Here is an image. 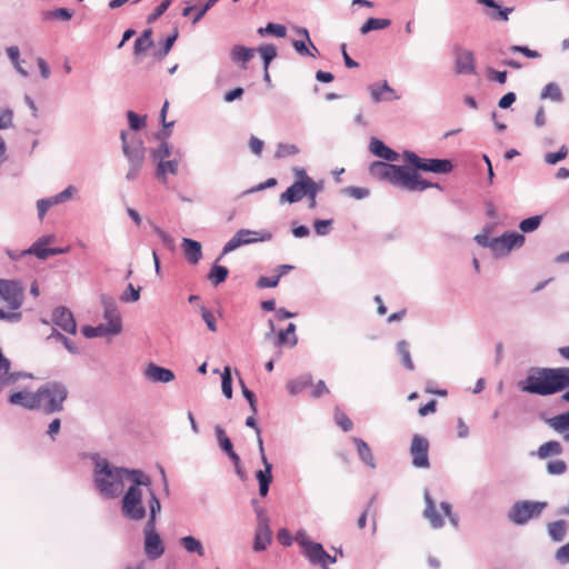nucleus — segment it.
Returning <instances> with one entry per match:
<instances>
[{"mask_svg":"<svg viewBox=\"0 0 569 569\" xmlns=\"http://www.w3.org/2000/svg\"><path fill=\"white\" fill-rule=\"evenodd\" d=\"M541 220V216L529 217L520 222L519 228L525 233L532 232L539 228Z\"/></svg>","mask_w":569,"mask_h":569,"instance_id":"nucleus-54","label":"nucleus"},{"mask_svg":"<svg viewBox=\"0 0 569 569\" xmlns=\"http://www.w3.org/2000/svg\"><path fill=\"white\" fill-rule=\"evenodd\" d=\"M73 12L70 11L67 8H59L54 9L52 11L47 12L46 18L47 19H59L63 21H68L72 18Z\"/></svg>","mask_w":569,"mask_h":569,"instance_id":"nucleus-61","label":"nucleus"},{"mask_svg":"<svg viewBox=\"0 0 569 569\" xmlns=\"http://www.w3.org/2000/svg\"><path fill=\"white\" fill-rule=\"evenodd\" d=\"M568 525L565 520H557L548 525V535L556 541L560 542L566 538Z\"/></svg>","mask_w":569,"mask_h":569,"instance_id":"nucleus-37","label":"nucleus"},{"mask_svg":"<svg viewBox=\"0 0 569 569\" xmlns=\"http://www.w3.org/2000/svg\"><path fill=\"white\" fill-rule=\"evenodd\" d=\"M335 421L345 432L350 431L353 428L352 421L342 411L337 410L335 412Z\"/></svg>","mask_w":569,"mask_h":569,"instance_id":"nucleus-59","label":"nucleus"},{"mask_svg":"<svg viewBox=\"0 0 569 569\" xmlns=\"http://www.w3.org/2000/svg\"><path fill=\"white\" fill-rule=\"evenodd\" d=\"M313 183L315 181L312 179L295 181L284 192L280 194V202L295 203L300 201L303 197L307 196L308 192L313 193Z\"/></svg>","mask_w":569,"mask_h":569,"instance_id":"nucleus-18","label":"nucleus"},{"mask_svg":"<svg viewBox=\"0 0 569 569\" xmlns=\"http://www.w3.org/2000/svg\"><path fill=\"white\" fill-rule=\"evenodd\" d=\"M569 149L566 146H561L557 152H548L545 154V162L553 166L567 158Z\"/></svg>","mask_w":569,"mask_h":569,"instance_id":"nucleus-49","label":"nucleus"},{"mask_svg":"<svg viewBox=\"0 0 569 569\" xmlns=\"http://www.w3.org/2000/svg\"><path fill=\"white\" fill-rule=\"evenodd\" d=\"M262 470L256 471V479L259 483V495L266 497L269 492V487L272 481V463L269 462L267 457H263Z\"/></svg>","mask_w":569,"mask_h":569,"instance_id":"nucleus-26","label":"nucleus"},{"mask_svg":"<svg viewBox=\"0 0 569 569\" xmlns=\"http://www.w3.org/2000/svg\"><path fill=\"white\" fill-rule=\"evenodd\" d=\"M293 541H296L299 545V547L301 548V551L306 550L308 547H310L315 542L313 540H311L309 535L303 529H299L296 532V535L293 537Z\"/></svg>","mask_w":569,"mask_h":569,"instance_id":"nucleus-60","label":"nucleus"},{"mask_svg":"<svg viewBox=\"0 0 569 569\" xmlns=\"http://www.w3.org/2000/svg\"><path fill=\"white\" fill-rule=\"evenodd\" d=\"M52 322L67 333L77 332V323L70 310L64 307L56 308L52 312Z\"/></svg>","mask_w":569,"mask_h":569,"instance_id":"nucleus-22","label":"nucleus"},{"mask_svg":"<svg viewBox=\"0 0 569 569\" xmlns=\"http://www.w3.org/2000/svg\"><path fill=\"white\" fill-rule=\"evenodd\" d=\"M221 389L226 398H232V378L230 367H224L221 373Z\"/></svg>","mask_w":569,"mask_h":569,"instance_id":"nucleus-48","label":"nucleus"},{"mask_svg":"<svg viewBox=\"0 0 569 569\" xmlns=\"http://www.w3.org/2000/svg\"><path fill=\"white\" fill-rule=\"evenodd\" d=\"M254 54V50L252 48H248L244 46H233L230 51L231 60L236 63L246 64Z\"/></svg>","mask_w":569,"mask_h":569,"instance_id":"nucleus-38","label":"nucleus"},{"mask_svg":"<svg viewBox=\"0 0 569 569\" xmlns=\"http://www.w3.org/2000/svg\"><path fill=\"white\" fill-rule=\"evenodd\" d=\"M53 234H46L38 238L30 248L21 251V254H32L40 260H46L50 256L63 254L68 252V248H46V246L54 242Z\"/></svg>","mask_w":569,"mask_h":569,"instance_id":"nucleus-14","label":"nucleus"},{"mask_svg":"<svg viewBox=\"0 0 569 569\" xmlns=\"http://www.w3.org/2000/svg\"><path fill=\"white\" fill-rule=\"evenodd\" d=\"M143 376L151 382L161 383H168L174 379V373L172 370L160 367L156 363H149L144 369Z\"/></svg>","mask_w":569,"mask_h":569,"instance_id":"nucleus-23","label":"nucleus"},{"mask_svg":"<svg viewBox=\"0 0 569 569\" xmlns=\"http://www.w3.org/2000/svg\"><path fill=\"white\" fill-rule=\"evenodd\" d=\"M455 72L457 74H475L476 62L472 51L467 49H459L455 58Z\"/></svg>","mask_w":569,"mask_h":569,"instance_id":"nucleus-21","label":"nucleus"},{"mask_svg":"<svg viewBox=\"0 0 569 569\" xmlns=\"http://www.w3.org/2000/svg\"><path fill=\"white\" fill-rule=\"evenodd\" d=\"M370 98L373 103L399 100L400 96L391 88L387 81L372 83L368 87Z\"/></svg>","mask_w":569,"mask_h":569,"instance_id":"nucleus-20","label":"nucleus"},{"mask_svg":"<svg viewBox=\"0 0 569 569\" xmlns=\"http://www.w3.org/2000/svg\"><path fill=\"white\" fill-rule=\"evenodd\" d=\"M391 24L389 19L369 18L360 28L361 34H367L375 30H383Z\"/></svg>","mask_w":569,"mask_h":569,"instance_id":"nucleus-42","label":"nucleus"},{"mask_svg":"<svg viewBox=\"0 0 569 569\" xmlns=\"http://www.w3.org/2000/svg\"><path fill=\"white\" fill-rule=\"evenodd\" d=\"M13 124V111L9 108L0 109V130L11 128Z\"/></svg>","mask_w":569,"mask_h":569,"instance_id":"nucleus-62","label":"nucleus"},{"mask_svg":"<svg viewBox=\"0 0 569 569\" xmlns=\"http://www.w3.org/2000/svg\"><path fill=\"white\" fill-rule=\"evenodd\" d=\"M161 511L159 499L152 497L150 506V516L143 527V549L149 560H157L164 553V545L160 535L157 532V516Z\"/></svg>","mask_w":569,"mask_h":569,"instance_id":"nucleus-8","label":"nucleus"},{"mask_svg":"<svg viewBox=\"0 0 569 569\" xmlns=\"http://www.w3.org/2000/svg\"><path fill=\"white\" fill-rule=\"evenodd\" d=\"M342 193L356 200H362L370 196V190L365 187H346Z\"/></svg>","mask_w":569,"mask_h":569,"instance_id":"nucleus-51","label":"nucleus"},{"mask_svg":"<svg viewBox=\"0 0 569 569\" xmlns=\"http://www.w3.org/2000/svg\"><path fill=\"white\" fill-rule=\"evenodd\" d=\"M8 401L12 406H18L28 410H37V398L36 391L31 392L29 390H20L12 392Z\"/></svg>","mask_w":569,"mask_h":569,"instance_id":"nucleus-25","label":"nucleus"},{"mask_svg":"<svg viewBox=\"0 0 569 569\" xmlns=\"http://www.w3.org/2000/svg\"><path fill=\"white\" fill-rule=\"evenodd\" d=\"M547 507L543 501L520 500L513 503L508 512L509 520L515 525H525L541 515Z\"/></svg>","mask_w":569,"mask_h":569,"instance_id":"nucleus-11","label":"nucleus"},{"mask_svg":"<svg viewBox=\"0 0 569 569\" xmlns=\"http://www.w3.org/2000/svg\"><path fill=\"white\" fill-rule=\"evenodd\" d=\"M172 153V147L166 142L162 141L157 148L152 149L150 154L153 161L157 163L163 160H169L168 158Z\"/></svg>","mask_w":569,"mask_h":569,"instance_id":"nucleus-44","label":"nucleus"},{"mask_svg":"<svg viewBox=\"0 0 569 569\" xmlns=\"http://www.w3.org/2000/svg\"><path fill=\"white\" fill-rule=\"evenodd\" d=\"M401 158L405 162L410 164L411 169L416 172L417 170H421L425 172L446 174L453 169L452 162L448 159L421 158L410 150H405Z\"/></svg>","mask_w":569,"mask_h":569,"instance_id":"nucleus-10","label":"nucleus"},{"mask_svg":"<svg viewBox=\"0 0 569 569\" xmlns=\"http://www.w3.org/2000/svg\"><path fill=\"white\" fill-rule=\"evenodd\" d=\"M258 33L260 36H274L277 38H284L287 34V28L283 24L269 22L266 27L259 28Z\"/></svg>","mask_w":569,"mask_h":569,"instance_id":"nucleus-43","label":"nucleus"},{"mask_svg":"<svg viewBox=\"0 0 569 569\" xmlns=\"http://www.w3.org/2000/svg\"><path fill=\"white\" fill-rule=\"evenodd\" d=\"M569 387V368H531L521 382L522 391L550 396Z\"/></svg>","mask_w":569,"mask_h":569,"instance_id":"nucleus-5","label":"nucleus"},{"mask_svg":"<svg viewBox=\"0 0 569 569\" xmlns=\"http://www.w3.org/2000/svg\"><path fill=\"white\" fill-rule=\"evenodd\" d=\"M179 171V160H163L157 163L156 176L164 184L168 183V176H176Z\"/></svg>","mask_w":569,"mask_h":569,"instance_id":"nucleus-33","label":"nucleus"},{"mask_svg":"<svg viewBox=\"0 0 569 569\" xmlns=\"http://www.w3.org/2000/svg\"><path fill=\"white\" fill-rule=\"evenodd\" d=\"M369 151L385 161H373L368 171L372 179L387 182L396 188L410 192L425 191L428 188L441 190L439 183L429 182L408 166L393 164L400 160V154L385 144L378 138L372 137L369 142Z\"/></svg>","mask_w":569,"mask_h":569,"instance_id":"nucleus-2","label":"nucleus"},{"mask_svg":"<svg viewBox=\"0 0 569 569\" xmlns=\"http://www.w3.org/2000/svg\"><path fill=\"white\" fill-rule=\"evenodd\" d=\"M8 58L10 59L14 70L23 78L29 76V72L22 67V60L20 59V50L17 46H10L6 49Z\"/></svg>","mask_w":569,"mask_h":569,"instance_id":"nucleus-39","label":"nucleus"},{"mask_svg":"<svg viewBox=\"0 0 569 569\" xmlns=\"http://www.w3.org/2000/svg\"><path fill=\"white\" fill-rule=\"evenodd\" d=\"M331 226H332L331 219L316 220L313 223L316 233L321 237L327 236L330 232Z\"/></svg>","mask_w":569,"mask_h":569,"instance_id":"nucleus-63","label":"nucleus"},{"mask_svg":"<svg viewBox=\"0 0 569 569\" xmlns=\"http://www.w3.org/2000/svg\"><path fill=\"white\" fill-rule=\"evenodd\" d=\"M369 151L385 161H373L368 171L372 179L387 182L396 188L410 192L425 191L428 188L441 190L439 183L429 182L408 166L393 164L400 160V154L385 144L378 138L372 137L369 142Z\"/></svg>","mask_w":569,"mask_h":569,"instance_id":"nucleus-1","label":"nucleus"},{"mask_svg":"<svg viewBox=\"0 0 569 569\" xmlns=\"http://www.w3.org/2000/svg\"><path fill=\"white\" fill-rule=\"evenodd\" d=\"M23 301L24 288L20 281L0 279V322H19Z\"/></svg>","mask_w":569,"mask_h":569,"instance_id":"nucleus-6","label":"nucleus"},{"mask_svg":"<svg viewBox=\"0 0 569 569\" xmlns=\"http://www.w3.org/2000/svg\"><path fill=\"white\" fill-rule=\"evenodd\" d=\"M181 247L189 263L197 264L201 260L202 247L199 241L192 240L190 238H183L181 241Z\"/></svg>","mask_w":569,"mask_h":569,"instance_id":"nucleus-28","label":"nucleus"},{"mask_svg":"<svg viewBox=\"0 0 569 569\" xmlns=\"http://www.w3.org/2000/svg\"><path fill=\"white\" fill-rule=\"evenodd\" d=\"M296 329V325L290 322L284 330H280L277 337V346H288L290 348L296 347L298 343Z\"/></svg>","mask_w":569,"mask_h":569,"instance_id":"nucleus-35","label":"nucleus"},{"mask_svg":"<svg viewBox=\"0 0 569 569\" xmlns=\"http://www.w3.org/2000/svg\"><path fill=\"white\" fill-rule=\"evenodd\" d=\"M561 453L562 446L558 441L545 442L537 450V456L539 459H547L551 456H559Z\"/></svg>","mask_w":569,"mask_h":569,"instance_id":"nucleus-40","label":"nucleus"},{"mask_svg":"<svg viewBox=\"0 0 569 569\" xmlns=\"http://www.w3.org/2000/svg\"><path fill=\"white\" fill-rule=\"evenodd\" d=\"M179 545L188 555H197L200 558H203L206 555L202 541L194 536L189 535L181 537Z\"/></svg>","mask_w":569,"mask_h":569,"instance_id":"nucleus-32","label":"nucleus"},{"mask_svg":"<svg viewBox=\"0 0 569 569\" xmlns=\"http://www.w3.org/2000/svg\"><path fill=\"white\" fill-rule=\"evenodd\" d=\"M153 232L160 238V240L163 242V244L170 249H174V239L164 230H162L160 227L156 224H151Z\"/></svg>","mask_w":569,"mask_h":569,"instance_id":"nucleus-58","label":"nucleus"},{"mask_svg":"<svg viewBox=\"0 0 569 569\" xmlns=\"http://www.w3.org/2000/svg\"><path fill=\"white\" fill-rule=\"evenodd\" d=\"M103 322L110 336H117L122 331V321L117 302L110 297L102 298Z\"/></svg>","mask_w":569,"mask_h":569,"instance_id":"nucleus-16","label":"nucleus"},{"mask_svg":"<svg viewBox=\"0 0 569 569\" xmlns=\"http://www.w3.org/2000/svg\"><path fill=\"white\" fill-rule=\"evenodd\" d=\"M214 431L221 450H223L226 453L231 452V450H233V446L224 430L220 426H217Z\"/></svg>","mask_w":569,"mask_h":569,"instance_id":"nucleus-50","label":"nucleus"},{"mask_svg":"<svg viewBox=\"0 0 569 569\" xmlns=\"http://www.w3.org/2000/svg\"><path fill=\"white\" fill-rule=\"evenodd\" d=\"M429 442L419 435H415L410 446V456L412 458V466L419 469H427L430 467L429 462Z\"/></svg>","mask_w":569,"mask_h":569,"instance_id":"nucleus-17","label":"nucleus"},{"mask_svg":"<svg viewBox=\"0 0 569 569\" xmlns=\"http://www.w3.org/2000/svg\"><path fill=\"white\" fill-rule=\"evenodd\" d=\"M82 333L86 338L106 337L110 336L109 331L103 323L96 327L86 326L82 328Z\"/></svg>","mask_w":569,"mask_h":569,"instance_id":"nucleus-52","label":"nucleus"},{"mask_svg":"<svg viewBox=\"0 0 569 569\" xmlns=\"http://www.w3.org/2000/svg\"><path fill=\"white\" fill-rule=\"evenodd\" d=\"M555 558L562 565L569 563V542L557 550Z\"/></svg>","mask_w":569,"mask_h":569,"instance_id":"nucleus-64","label":"nucleus"},{"mask_svg":"<svg viewBox=\"0 0 569 569\" xmlns=\"http://www.w3.org/2000/svg\"><path fill=\"white\" fill-rule=\"evenodd\" d=\"M179 31L177 28H174L170 36L167 37V39L163 41L162 47L153 53V56L157 59H163L167 57V54L170 52L172 46L174 44L176 40L178 39Z\"/></svg>","mask_w":569,"mask_h":569,"instance_id":"nucleus-45","label":"nucleus"},{"mask_svg":"<svg viewBox=\"0 0 569 569\" xmlns=\"http://www.w3.org/2000/svg\"><path fill=\"white\" fill-rule=\"evenodd\" d=\"M127 118H128L130 129H132L134 131H138L146 127V120H147L146 116H139L133 111H128Z\"/></svg>","mask_w":569,"mask_h":569,"instance_id":"nucleus-55","label":"nucleus"},{"mask_svg":"<svg viewBox=\"0 0 569 569\" xmlns=\"http://www.w3.org/2000/svg\"><path fill=\"white\" fill-rule=\"evenodd\" d=\"M228 269L223 266L214 264L210 272H209V280L212 282V284L218 286L219 283L223 282L228 277Z\"/></svg>","mask_w":569,"mask_h":569,"instance_id":"nucleus-47","label":"nucleus"},{"mask_svg":"<svg viewBox=\"0 0 569 569\" xmlns=\"http://www.w3.org/2000/svg\"><path fill=\"white\" fill-rule=\"evenodd\" d=\"M120 139L128 162L144 163L146 148L143 141L137 134H129L126 131L120 133Z\"/></svg>","mask_w":569,"mask_h":569,"instance_id":"nucleus-13","label":"nucleus"},{"mask_svg":"<svg viewBox=\"0 0 569 569\" xmlns=\"http://www.w3.org/2000/svg\"><path fill=\"white\" fill-rule=\"evenodd\" d=\"M299 152V148L292 143H279L274 157L278 159L296 156Z\"/></svg>","mask_w":569,"mask_h":569,"instance_id":"nucleus-53","label":"nucleus"},{"mask_svg":"<svg viewBox=\"0 0 569 569\" xmlns=\"http://www.w3.org/2000/svg\"><path fill=\"white\" fill-rule=\"evenodd\" d=\"M525 243V237L516 231H508L499 237H493L492 252L496 257L507 256L513 248Z\"/></svg>","mask_w":569,"mask_h":569,"instance_id":"nucleus-15","label":"nucleus"},{"mask_svg":"<svg viewBox=\"0 0 569 569\" xmlns=\"http://www.w3.org/2000/svg\"><path fill=\"white\" fill-rule=\"evenodd\" d=\"M141 288H134L132 283H129L127 289L120 296L122 302H136L140 299Z\"/></svg>","mask_w":569,"mask_h":569,"instance_id":"nucleus-56","label":"nucleus"},{"mask_svg":"<svg viewBox=\"0 0 569 569\" xmlns=\"http://www.w3.org/2000/svg\"><path fill=\"white\" fill-rule=\"evenodd\" d=\"M477 3L485 7L483 14L491 21L506 22L513 11L512 7L502 8L496 0H477Z\"/></svg>","mask_w":569,"mask_h":569,"instance_id":"nucleus-19","label":"nucleus"},{"mask_svg":"<svg viewBox=\"0 0 569 569\" xmlns=\"http://www.w3.org/2000/svg\"><path fill=\"white\" fill-rule=\"evenodd\" d=\"M423 499L426 505L423 517L428 520L431 528H442L446 517L449 519L452 527H458L459 518L452 512V506L449 502L442 501L439 507H437L428 490L425 491Z\"/></svg>","mask_w":569,"mask_h":569,"instance_id":"nucleus-9","label":"nucleus"},{"mask_svg":"<svg viewBox=\"0 0 569 569\" xmlns=\"http://www.w3.org/2000/svg\"><path fill=\"white\" fill-rule=\"evenodd\" d=\"M133 478L128 483L127 490L121 495V513L124 518L133 521H140L147 516V508L143 498L148 497V508L150 509L152 497L158 499L151 488V478L140 470L132 473Z\"/></svg>","mask_w":569,"mask_h":569,"instance_id":"nucleus-4","label":"nucleus"},{"mask_svg":"<svg viewBox=\"0 0 569 569\" xmlns=\"http://www.w3.org/2000/svg\"><path fill=\"white\" fill-rule=\"evenodd\" d=\"M301 553L312 566H318L321 568V566L325 565V556L327 551L320 542L315 541L306 550H302Z\"/></svg>","mask_w":569,"mask_h":569,"instance_id":"nucleus-31","label":"nucleus"},{"mask_svg":"<svg viewBox=\"0 0 569 569\" xmlns=\"http://www.w3.org/2000/svg\"><path fill=\"white\" fill-rule=\"evenodd\" d=\"M67 397L68 389L62 382H47L36 391L37 410L47 415L60 412Z\"/></svg>","mask_w":569,"mask_h":569,"instance_id":"nucleus-7","label":"nucleus"},{"mask_svg":"<svg viewBox=\"0 0 569 569\" xmlns=\"http://www.w3.org/2000/svg\"><path fill=\"white\" fill-rule=\"evenodd\" d=\"M90 459L93 465V486L103 499H117L121 497L124 492L126 485L133 478L132 473L140 471L139 469L118 467L99 453L91 455Z\"/></svg>","mask_w":569,"mask_h":569,"instance_id":"nucleus-3","label":"nucleus"},{"mask_svg":"<svg viewBox=\"0 0 569 569\" xmlns=\"http://www.w3.org/2000/svg\"><path fill=\"white\" fill-rule=\"evenodd\" d=\"M298 33L303 37L305 40H295L292 42L293 49L299 53L300 56H310L315 57L316 53H318L317 47L311 42L309 32L306 28H299Z\"/></svg>","mask_w":569,"mask_h":569,"instance_id":"nucleus-27","label":"nucleus"},{"mask_svg":"<svg viewBox=\"0 0 569 569\" xmlns=\"http://www.w3.org/2000/svg\"><path fill=\"white\" fill-rule=\"evenodd\" d=\"M258 52L263 60V67L267 71L270 62L277 57V48L273 44H263L259 47Z\"/></svg>","mask_w":569,"mask_h":569,"instance_id":"nucleus-46","label":"nucleus"},{"mask_svg":"<svg viewBox=\"0 0 569 569\" xmlns=\"http://www.w3.org/2000/svg\"><path fill=\"white\" fill-rule=\"evenodd\" d=\"M311 386L312 376L310 373H306L297 378L290 379L287 382L286 388L291 396H297Z\"/></svg>","mask_w":569,"mask_h":569,"instance_id":"nucleus-34","label":"nucleus"},{"mask_svg":"<svg viewBox=\"0 0 569 569\" xmlns=\"http://www.w3.org/2000/svg\"><path fill=\"white\" fill-rule=\"evenodd\" d=\"M272 542L270 525H256L252 549L254 552H262Z\"/></svg>","mask_w":569,"mask_h":569,"instance_id":"nucleus-24","label":"nucleus"},{"mask_svg":"<svg viewBox=\"0 0 569 569\" xmlns=\"http://www.w3.org/2000/svg\"><path fill=\"white\" fill-rule=\"evenodd\" d=\"M547 423L556 432L562 435V439L569 443V410L551 417Z\"/></svg>","mask_w":569,"mask_h":569,"instance_id":"nucleus-30","label":"nucleus"},{"mask_svg":"<svg viewBox=\"0 0 569 569\" xmlns=\"http://www.w3.org/2000/svg\"><path fill=\"white\" fill-rule=\"evenodd\" d=\"M567 471V463L563 460H551L547 463V472L551 476H560Z\"/></svg>","mask_w":569,"mask_h":569,"instance_id":"nucleus-57","label":"nucleus"},{"mask_svg":"<svg viewBox=\"0 0 569 569\" xmlns=\"http://www.w3.org/2000/svg\"><path fill=\"white\" fill-rule=\"evenodd\" d=\"M397 353L400 356L402 365L409 371L415 370V363L411 359L409 343L406 340H399L396 345Z\"/></svg>","mask_w":569,"mask_h":569,"instance_id":"nucleus-41","label":"nucleus"},{"mask_svg":"<svg viewBox=\"0 0 569 569\" xmlns=\"http://www.w3.org/2000/svg\"><path fill=\"white\" fill-rule=\"evenodd\" d=\"M272 239V233L268 230H238L224 244L222 256L228 254L241 246H247L256 242H264Z\"/></svg>","mask_w":569,"mask_h":569,"instance_id":"nucleus-12","label":"nucleus"},{"mask_svg":"<svg viewBox=\"0 0 569 569\" xmlns=\"http://www.w3.org/2000/svg\"><path fill=\"white\" fill-rule=\"evenodd\" d=\"M540 99L561 103L563 101V93L560 86L556 82L547 83L540 92Z\"/></svg>","mask_w":569,"mask_h":569,"instance_id":"nucleus-36","label":"nucleus"},{"mask_svg":"<svg viewBox=\"0 0 569 569\" xmlns=\"http://www.w3.org/2000/svg\"><path fill=\"white\" fill-rule=\"evenodd\" d=\"M352 442L355 445L359 459L370 469H376L377 463L369 445L361 438L357 437L352 438Z\"/></svg>","mask_w":569,"mask_h":569,"instance_id":"nucleus-29","label":"nucleus"}]
</instances>
